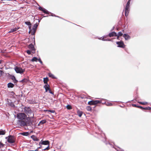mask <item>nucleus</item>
I'll use <instances>...</instances> for the list:
<instances>
[{
    "label": "nucleus",
    "instance_id": "obj_10",
    "mask_svg": "<svg viewBox=\"0 0 151 151\" xmlns=\"http://www.w3.org/2000/svg\"><path fill=\"white\" fill-rule=\"evenodd\" d=\"M28 48L33 51V52H32L33 53H35L36 49L32 43L30 44L28 46Z\"/></svg>",
    "mask_w": 151,
    "mask_h": 151
},
{
    "label": "nucleus",
    "instance_id": "obj_32",
    "mask_svg": "<svg viewBox=\"0 0 151 151\" xmlns=\"http://www.w3.org/2000/svg\"><path fill=\"white\" fill-rule=\"evenodd\" d=\"M37 58L36 57H34L31 60V61L32 62H37Z\"/></svg>",
    "mask_w": 151,
    "mask_h": 151
},
{
    "label": "nucleus",
    "instance_id": "obj_23",
    "mask_svg": "<svg viewBox=\"0 0 151 151\" xmlns=\"http://www.w3.org/2000/svg\"><path fill=\"white\" fill-rule=\"evenodd\" d=\"M83 112L82 111H80V110H78L77 111V114L79 117L81 116L83 114Z\"/></svg>",
    "mask_w": 151,
    "mask_h": 151
},
{
    "label": "nucleus",
    "instance_id": "obj_40",
    "mask_svg": "<svg viewBox=\"0 0 151 151\" xmlns=\"http://www.w3.org/2000/svg\"><path fill=\"white\" fill-rule=\"evenodd\" d=\"M106 104L107 106H112L113 105V104L110 102H107Z\"/></svg>",
    "mask_w": 151,
    "mask_h": 151
},
{
    "label": "nucleus",
    "instance_id": "obj_45",
    "mask_svg": "<svg viewBox=\"0 0 151 151\" xmlns=\"http://www.w3.org/2000/svg\"><path fill=\"white\" fill-rule=\"evenodd\" d=\"M27 53L28 55H30L31 54V51L29 50H27Z\"/></svg>",
    "mask_w": 151,
    "mask_h": 151
},
{
    "label": "nucleus",
    "instance_id": "obj_56",
    "mask_svg": "<svg viewBox=\"0 0 151 151\" xmlns=\"http://www.w3.org/2000/svg\"><path fill=\"white\" fill-rule=\"evenodd\" d=\"M117 37V39H119V36H118V35H117V36H116Z\"/></svg>",
    "mask_w": 151,
    "mask_h": 151
},
{
    "label": "nucleus",
    "instance_id": "obj_25",
    "mask_svg": "<svg viewBox=\"0 0 151 151\" xmlns=\"http://www.w3.org/2000/svg\"><path fill=\"white\" fill-rule=\"evenodd\" d=\"M88 104L91 105H95L94 100H92L88 101Z\"/></svg>",
    "mask_w": 151,
    "mask_h": 151
},
{
    "label": "nucleus",
    "instance_id": "obj_22",
    "mask_svg": "<svg viewBox=\"0 0 151 151\" xmlns=\"http://www.w3.org/2000/svg\"><path fill=\"white\" fill-rule=\"evenodd\" d=\"M103 100V99H102L101 100H94L95 105L101 103L102 100Z\"/></svg>",
    "mask_w": 151,
    "mask_h": 151
},
{
    "label": "nucleus",
    "instance_id": "obj_6",
    "mask_svg": "<svg viewBox=\"0 0 151 151\" xmlns=\"http://www.w3.org/2000/svg\"><path fill=\"white\" fill-rule=\"evenodd\" d=\"M25 121L27 126H31L33 125V120L30 119V118L27 117L25 119Z\"/></svg>",
    "mask_w": 151,
    "mask_h": 151
},
{
    "label": "nucleus",
    "instance_id": "obj_28",
    "mask_svg": "<svg viewBox=\"0 0 151 151\" xmlns=\"http://www.w3.org/2000/svg\"><path fill=\"white\" fill-rule=\"evenodd\" d=\"M21 134L23 136H27L29 135V133L28 132H25L21 133Z\"/></svg>",
    "mask_w": 151,
    "mask_h": 151
},
{
    "label": "nucleus",
    "instance_id": "obj_51",
    "mask_svg": "<svg viewBox=\"0 0 151 151\" xmlns=\"http://www.w3.org/2000/svg\"><path fill=\"white\" fill-rule=\"evenodd\" d=\"M40 146L39 147H37V149L38 150L39 149L41 148L42 147L41 145H40Z\"/></svg>",
    "mask_w": 151,
    "mask_h": 151
},
{
    "label": "nucleus",
    "instance_id": "obj_37",
    "mask_svg": "<svg viewBox=\"0 0 151 151\" xmlns=\"http://www.w3.org/2000/svg\"><path fill=\"white\" fill-rule=\"evenodd\" d=\"M45 111H48V112H50L51 113H54L55 112V111L54 110H45Z\"/></svg>",
    "mask_w": 151,
    "mask_h": 151
},
{
    "label": "nucleus",
    "instance_id": "obj_27",
    "mask_svg": "<svg viewBox=\"0 0 151 151\" xmlns=\"http://www.w3.org/2000/svg\"><path fill=\"white\" fill-rule=\"evenodd\" d=\"M48 78H44L43 82L45 84H47V83H48L47 81H48Z\"/></svg>",
    "mask_w": 151,
    "mask_h": 151
},
{
    "label": "nucleus",
    "instance_id": "obj_62",
    "mask_svg": "<svg viewBox=\"0 0 151 151\" xmlns=\"http://www.w3.org/2000/svg\"><path fill=\"white\" fill-rule=\"evenodd\" d=\"M2 61V60H0V64L1 63Z\"/></svg>",
    "mask_w": 151,
    "mask_h": 151
},
{
    "label": "nucleus",
    "instance_id": "obj_55",
    "mask_svg": "<svg viewBox=\"0 0 151 151\" xmlns=\"http://www.w3.org/2000/svg\"><path fill=\"white\" fill-rule=\"evenodd\" d=\"M33 39L34 40V44H35V36L33 37Z\"/></svg>",
    "mask_w": 151,
    "mask_h": 151
},
{
    "label": "nucleus",
    "instance_id": "obj_46",
    "mask_svg": "<svg viewBox=\"0 0 151 151\" xmlns=\"http://www.w3.org/2000/svg\"><path fill=\"white\" fill-rule=\"evenodd\" d=\"M37 60L40 62V63L42 64H43V63L41 60L40 58L37 59Z\"/></svg>",
    "mask_w": 151,
    "mask_h": 151
},
{
    "label": "nucleus",
    "instance_id": "obj_49",
    "mask_svg": "<svg viewBox=\"0 0 151 151\" xmlns=\"http://www.w3.org/2000/svg\"><path fill=\"white\" fill-rule=\"evenodd\" d=\"M103 100H102V102L101 103H102L103 104H105V103H106V102L105 101V100H104V99H103Z\"/></svg>",
    "mask_w": 151,
    "mask_h": 151
},
{
    "label": "nucleus",
    "instance_id": "obj_53",
    "mask_svg": "<svg viewBox=\"0 0 151 151\" xmlns=\"http://www.w3.org/2000/svg\"><path fill=\"white\" fill-rule=\"evenodd\" d=\"M31 25L29 26V30H31Z\"/></svg>",
    "mask_w": 151,
    "mask_h": 151
},
{
    "label": "nucleus",
    "instance_id": "obj_9",
    "mask_svg": "<svg viewBox=\"0 0 151 151\" xmlns=\"http://www.w3.org/2000/svg\"><path fill=\"white\" fill-rule=\"evenodd\" d=\"M116 44L118 45L117 47H119L124 48L125 47V45L122 41H118L116 42Z\"/></svg>",
    "mask_w": 151,
    "mask_h": 151
},
{
    "label": "nucleus",
    "instance_id": "obj_14",
    "mask_svg": "<svg viewBox=\"0 0 151 151\" xmlns=\"http://www.w3.org/2000/svg\"><path fill=\"white\" fill-rule=\"evenodd\" d=\"M129 6L126 5L125 8V16L127 17L128 16L129 11Z\"/></svg>",
    "mask_w": 151,
    "mask_h": 151
},
{
    "label": "nucleus",
    "instance_id": "obj_60",
    "mask_svg": "<svg viewBox=\"0 0 151 151\" xmlns=\"http://www.w3.org/2000/svg\"><path fill=\"white\" fill-rule=\"evenodd\" d=\"M114 27H113L112 29L111 30V31H112L113 30V29H114Z\"/></svg>",
    "mask_w": 151,
    "mask_h": 151
},
{
    "label": "nucleus",
    "instance_id": "obj_31",
    "mask_svg": "<svg viewBox=\"0 0 151 151\" xmlns=\"http://www.w3.org/2000/svg\"><path fill=\"white\" fill-rule=\"evenodd\" d=\"M5 145L2 143L1 141H0V149L4 147Z\"/></svg>",
    "mask_w": 151,
    "mask_h": 151
},
{
    "label": "nucleus",
    "instance_id": "obj_5",
    "mask_svg": "<svg viewBox=\"0 0 151 151\" xmlns=\"http://www.w3.org/2000/svg\"><path fill=\"white\" fill-rule=\"evenodd\" d=\"M14 70L17 73L22 74L25 71L24 69H22L20 67L15 66L14 68Z\"/></svg>",
    "mask_w": 151,
    "mask_h": 151
},
{
    "label": "nucleus",
    "instance_id": "obj_42",
    "mask_svg": "<svg viewBox=\"0 0 151 151\" xmlns=\"http://www.w3.org/2000/svg\"><path fill=\"white\" fill-rule=\"evenodd\" d=\"M48 145V146L47 147L43 149V150H47L50 149L49 145Z\"/></svg>",
    "mask_w": 151,
    "mask_h": 151
},
{
    "label": "nucleus",
    "instance_id": "obj_30",
    "mask_svg": "<svg viewBox=\"0 0 151 151\" xmlns=\"http://www.w3.org/2000/svg\"><path fill=\"white\" fill-rule=\"evenodd\" d=\"M49 76L50 77H51V78H53V79H55L56 78L55 77V76H54V75L52 74L51 73H50L48 74Z\"/></svg>",
    "mask_w": 151,
    "mask_h": 151
},
{
    "label": "nucleus",
    "instance_id": "obj_7",
    "mask_svg": "<svg viewBox=\"0 0 151 151\" xmlns=\"http://www.w3.org/2000/svg\"><path fill=\"white\" fill-rule=\"evenodd\" d=\"M38 24L37 23H36L34 25L33 27L32 28V29L33 30V31L31 33V34L32 35H35L36 29L37 27L38 26Z\"/></svg>",
    "mask_w": 151,
    "mask_h": 151
},
{
    "label": "nucleus",
    "instance_id": "obj_47",
    "mask_svg": "<svg viewBox=\"0 0 151 151\" xmlns=\"http://www.w3.org/2000/svg\"><path fill=\"white\" fill-rule=\"evenodd\" d=\"M107 36H104L103 38L101 37L100 38V39L104 41V38H106V37Z\"/></svg>",
    "mask_w": 151,
    "mask_h": 151
},
{
    "label": "nucleus",
    "instance_id": "obj_36",
    "mask_svg": "<svg viewBox=\"0 0 151 151\" xmlns=\"http://www.w3.org/2000/svg\"><path fill=\"white\" fill-rule=\"evenodd\" d=\"M92 108L90 106H88L86 107V109L88 111H91L92 110Z\"/></svg>",
    "mask_w": 151,
    "mask_h": 151
},
{
    "label": "nucleus",
    "instance_id": "obj_12",
    "mask_svg": "<svg viewBox=\"0 0 151 151\" xmlns=\"http://www.w3.org/2000/svg\"><path fill=\"white\" fill-rule=\"evenodd\" d=\"M38 9L42 11L44 13L47 14H49V12L46 9L43 8L41 6H39Z\"/></svg>",
    "mask_w": 151,
    "mask_h": 151
},
{
    "label": "nucleus",
    "instance_id": "obj_57",
    "mask_svg": "<svg viewBox=\"0 0 151 151\" xmlns=\"http://www.w3.org/2000/svg\"><path fill=\"white\" fill-rule=\"evenodd\" d=\"M107 39H104V41H107Z\"/></svg>",
    "mask_w": 151,
    "mask_h": 151
},
{
    "label": "nucleus",
    "instance_id": "obj_29",
    "mask_svg": "<svg viewBox=\"0 0 151 151\" xmlns=\"http://www.w3.org/2000/svg\"><path fill=\"white\" fill-rule=\"evenodd\" d=\"M132 106L135 107H138V108H140L142 109V108H143V107L141 106H139L136 105L135 104H132Z\"/></svg>",
    "mask_w": 151,
    "mask_h": 151
},
{
    "label": "nucleus",
    "instance_id": "obj_2",
    "mask_svg": "<svg viewBox=\"0 0 151 151\" xmlns=\"http://www.w3.org/2000/svg\"><path fill=\"white\" fill-rule=\"evenodd\" d=\"M5 138L7 139L8 142L11 144H13L12 145L14 146V144L16 141V138L13 135H9L8 137H6Z\"/></svg>",
    "mask_w": 151,
    "mask_h": 151
},
{
    "label": "nucleus",
    "instance_id": "obj_48",
    "mask_svg": "<svg viewBox=\"0 0 151 151\" xmlns=\"http://www.w3.org/2000/svg\"><path fill=\"white\" fill-rule=\"evenodd\" d=\"M49 92L50 93L52 94V95H54V93L52 92L51 90H50V88L49 89V90H48Z\"/></svg>",
    "mask_w": 151,
    "mask_h": 151
},
{
    "label": "nucleus",
    "instance_id": "obj_54",
    "mask_svg": "<svg viewBox=\"0 0 151 151\" xmlns=\"http://www.w3.org/2000/svg\"><path fill=\"white\" fill-rule=\"evenodd\" d=\"M36 103L34 101H32L31 103H30V104H35Z\"/></svg>",
    "mask_w": 151,
    "mask_h": 151
},
{
    "label": "nucleus",
    "instance_id": "obj_11",
    "mask_svg": "<svg viewBox=\"0 0 151 151\" xmlns=\"http://www.w3.org/2000/svg\"><path fill=\"white\" fill-rule=\"evenodd\" d=\"M50 142L48 140L43 141L42 140H41L40 142L39 145H49Z\"/></svg>",
    "mask_w": 151,
    "mask_h": 151
},
{
    "label": "nucleus",
    "instance_id": "obj_44",
    "mask_svg": "<svg viewBox=\"0 0 151 151\" xmlns=\"http://www.w3.org/2000/svg\"><path fill=\"white\" fill-rule=\"evenodd\" d=\"M130 1L131 0H129L127 3V4H126V5L127 6H130Z\"/></svg>",
    "mask_w": 151,
    "mask_h": 151
},
{
    "label": "nucleus",
    "instance_id": "obj_33",
    "mask_svg": "<svg viewBox=\"0 0 151 151\" xmlns=\"http://www.w3.org/2000/svg\"><path fill=\"white\" fill-rule=\"evenodd\" d=\"M46 122V120L45 119L42 120V121H41L40 122L39 124H44Z\"/></svg>",
    "mask_w": 151,
    "mask_h": 151
},
{
    "label": "nucleus",
    "instance_id": "obj_19",
    "mask_svg": "<svg viewBox=\"0 0 151 151\" xmlns=\"http://www.w3.org/2000/svg\"><path fill=\"white\" fill-rule=\"evenodd\" d=\"M19 28H17V27H15L13 29H11L10 31L8 32L9 33H10L14 32H15L17 31Z\"/></svg>",
    "mask_w": 151,
    "mask_h": 151
},
{
    "label": "nucleus",
    "instance_id": "obj_3",
    "mask_svg": "<svg viewBox=\"0 0 151 151\" xmlns=\"http://www.w3.org/2000/svg\"><path fill=\"white\" fill-rule=\"evenodd\" d=\"M24 111L29 116L30 115L32 114V116L31 117L33 118L34 116V114L33 113L32 111L31 110L30 108L29 107L25 106L24 107Z\"/></svg>",
    "mask_w": 151,
    "mask_h": 151
},
{
    "label": "nucleus",
    "instance_id": "obj_15",
    "mask_svg": "<svg viewBox=\"0 0 151 151\" xmlns=\"http://www.w3.org/2000/svg\"><path fill=\"white\" fill-rule=\"evenodd\" d=\"M43 87L45 89V92H47L50 88V85L48 83H47V84L44 85Z\"/></svg>",
    "mask_w": 151,
    "mask_h": 151
},
{
    "label": "nucleus",
    "instance_id": "obj_64",
    "mask_svg": "<svg viewBox=\"0 0 151 151\" xmlns=\"http://www.w3.org/2000/svg\"><path fill=\"white\" fill-rule=\"evenodd\" d=\"M40 22V20H38V22L39 23Z\"/></svg>",
    "mask_w": 151,
    "mask_h": 151
},
{
    "label": "nucleus",
    "instance_id": "obj_35",
    "mask_svg": "<svg viewBox=\"0 0 151 151\" xmlns=\"http://www.w3.org/2000/svg\"><path fill=\"white\" fill-rule=\"evenodd\" d=\"M138 102L139 104L144 105H146L147 104V102H142L141 101H138Z\"/></svg>",
    "mask_w": 151,
    "mask_h": 151
},
{
    "label": "nucleus",
    "instance_id": "obj_21",
    "mask_svg": "<svg viewBox=\"0 0 151 151\" xmlns=\"http://www.w3.org/2000/svg\"><path fill=\"white\" fill-rule=\"evenodd\" d=\"M8 100V104L10 106L12 107H15L14 105V103L12 102H9V100L8 99H7Z\"/></svg>",
    "mask_w": 151,
    "mask_h": 151
},
{
    "label": "nucleus",
    "instance_id": "obj_34",
    "mask_svg": "<svg viewBox=\"0 0 151 151\" xmlns=\"http://www.w3.org/2000/svg\"><path fill=\"white\" fill-rule=\"evenodd\" d=\"M143 108H142V109L143 110H151V107H143Z\"/></svg>",
    "mask_w": 151,
    "mask_h": 151
},
{
    "label": "nucleus",
    "instance_id": "obj_24",
    "mask_svg": "<svg viewBox=\"0 0 151 151\" xmlns=\"http://www.w3.org/2000/svg\"><path fill=\"white\" fill-rule=\"evenodd\" d=\"M6 133L5 130L1 129L0 130V135H4Z\"/></svg>",
    "mask_w": 151,
    "mask_h": 151
},
{
    "label": "nucleus",
    "instance_id": "obj_16",
    "mask_svg": "<svg viewBox=\"0 0 151 151\" xmlns=\"http://www.w3.org/2000/svg\"><path fill=\"white\" fill-rule=\"evenodd\" d=\"M110 37L114 36H117V33L115 32H112L109 33L108 35Z\"/></svg>",
    "mask_w": 151,
    "mask_h": 151
},
{
    "label": "nucleus",
    "instance_id": "obj_8",
    "mask_svg": "<svg viewBox=\"0 0 151 151\" xmlns=\"http://www.w3.org/2000/svg\"><path fill=\"white\" fill-rule=\"evenodd\" d=\"M18 122L20 125L22 127L27 126L26 121H25L24 120H19Z\"/></svg>",
    "mask_w": 151,
    "mask_h": 151
},
{
    "label": "nucleus",
    "instance_id": "obj_41",
    "mask_svg": "<svg viewBox=\"0 0 151 151\" xmlns=\"http://www.w3.org/2000/svg\"><path fill=\"white\" fill-rule=\"evenodd\" d=\"M49 14H51V16H54V17H60L58 16H56L55 15V14L51 13V12H49Z\"/></svg>",
    "mask_w": 151,
    "mask_h": 151
},
{
    "label": "nucleus",
    "instance_id": "obj_17",
    "mask_svg": "<svg viewBox=\"0 0 151 151\" xmlns=\"http://www.w3.org/2000/svg\"><path fill=\"white\" fill-rule=\"evenodd\" d=\"M123 36L125 40H129L131 38L130 36L126 34H124Z\"/></svg>",
    "mask_w": 151,
    "mask_h": 151
},
{
    "label": "nucleus",
    "instance_id": "obj_18",
    "mask_svg": "<svg viewBox=\"0 0 151 151\" xmlns=\"http://www.w3.org/2000/svg\"><path fill=\"white\" fill-rule=\"evenodd\" d=\"M31 138H32L34 141H38L39 139L37 138L34 135H32L31 137Z\"/></svg>",
    "mask_w": 151,
    "mask_h": 151
},
{
    "label": "nucleus",
    "instance_id": "obj_26",
    "mask_svg": "<svg viewBox=\"0 0 151 151\" xmlns=\"http://www.w3.org/2000/svg\"><path fill=\"white\" fill-rule=\"evenodd\" d=\"M28 80L26 78H24L21 81H19L20 82H22V83H27L28 81Z\"/></svg>",
    "mask_w": 151,
    "mask_h": 151
},
{
    "label": "nucleus",
    "instance_id": "obj_50",
    "mask_svg": "<svg viewBox=\"0 0 151 151\" xmlns=\"http://www.w3.org/2000/svg\"><path fill=\"white\" fill-rule=\"evenodd\" d=\"M3 73V71L0 70V76H1Z\"/></svg>",
    "mask_w": 151,
    "mask_h": 151
},
{
    "label": "nucleus",
    "instance_id": "obj_43",
    "mask_svg": "<svg viewBox=\"0 0 151 151\" xmlns=\"http://www.w3.org/2000/svg\"><path fill=\"white\" fill-rule=\"evenodd\" d=\"M117 35L118 36H120L122 35L123 34L121 32H118V34Z\"/></svg>",
    "mask_w": 151,
    "mask_h": 151
},
{
    "label": "nucleus",
    "instance_id": "obj_13",
    "mask_svg": "<svg viewBox=\"0 0 151 151\" xmlns=\"http://www.w3.org/2000/svg\"><path fill=\"white\" fill-rule=\"evenodd\" d=\"M9 76L10 79H11L13 80V82L14 83L16 84L17 83V82H18V81L16 79L15 77L14 76L12 75H9Z\"/></svg>",
    "mask_w": 151,
    "mask_h": 151
},
{
    "label": "nucleus",
    "instance_id": "obj_39",
    "mask_svg": "<svg viewBox=\"0 0 151 151\" xmlns=\"http://www.w3.org/2000/svg\"><path fill=\"white\" fill-rule=\"evenodd\" d=\"M25 23L28 26L31 25V22H25Z\"/></svg>",
    "mask_w": 151,
    "mask_h": 151
},
{
    "label": "nucleus",
    "instance_id": "obj_1",
    "mask_svg": "<svg viewBox=\"0 0 151 151\" xmlns=\"http://www.w3.org/2000/svg\"><path fill=\"white\" fill-rule=\"evenodd\" d=\"M99 136L98 137L99 138L101 139L102 141H103L105 144L107 145H108L110 146L111 147H113V146L112 144H111L110 143L106 142V139L105 135L104 133L100 132V133H99Z\"/></svg>",
    "mask_w": 151,
    "mask_h": 151
},
{
    "label": "nucleus",
    "instance_id": "obj_20",
    "mask_svg": "<svg viewBox=\"0 0 151 151\" xmlns=\"http://www.w3.org/2000/svg\"><path fill=\"white\" fill-rule=\"evenodd\" d=\"M14 86V84L12 83H9L7 84V87L8 88H12Z\"/></svg>",
    "mask_w": 151,
    "mask_h": 151
},
{
    "label": "nucleus",
    "instance_id": "obj_4",
    "mask_svg": "<svg viewBox=\"0 0 151 151\" xmlns=\"http://www.w3.org/2000/svg\"><path fill=\"white\" fill-rule=\"evenodd\" d=\"M27 117V115L24 113H19L17 114V118L19 120H24Z\"/></svg>",
    "mask_w": 151,
    "mask_h": 151
},
{
    "label": "nucleus",
    "instance_id": "obj_52",
    "mask_svg": "<svg viewBox=\"0 0 151 151\" xmlns=\"http://www.w3.org/2000/svg\"><path fill=\"white\" fill-rule=\"evenodd\" d=\"M28 151H39V150H38L37 149H36L35 150H28Z\"/></svg>",
    "mask_w": 151,
    "mask_h": 151
},
{
    "label": "nucleus",
    "instance_id": "obj_38",
    "mask_svg": "<svg viewBox=\"0 0 151 151\" xmlns=\"http://www.w3.org/2000/svg\"><path fill=\"white\" fill-rule=\"evenodd\" d=\"M66 108L68 109H72V107L70 105H68L66 106Z\"/></svg>",
    "mask_w": 151,
    "mask_h": 151
},
{
    "label": "nucleus",
    "instance_id": "obj_61",
    "mask_svg": "<svg viewBox=\"0 0 151 151\" xmlns=\"http://www.w3.org/2000/svg\"><path fill=\"white\" fill-rule=\"evenodd\" d=\"M11 92L12 94H14V92L13 91H12Z\"/></svg>",
    "mask_w": 151,
    "mask_h": 151
},
{
    "label": "nucleus",
    "instance_id": "obj_63",
    "mask_svg": "<svg viewBox=\"0 0 151 151\" xmlns=\"http://www.w3.org/2000/svg\"><path fill=\"white\" fill-rule=\"evenodd\" d=\"M59 18H60V19H63V18H62V17H59Z\"/></svg>",
    "mask_w": 151,
    "mask_h": 151
},
{
    "label": "nucleus",
    "instance_id": "obj_59",
    "mask_svg": "<svg viewBox=\"0 0 151 151\" xmlns=\"http://www.w3.org/2000/svg\"><path fill=\"white\" fill-rule=\"evenodd\" d=\"M31 30H29V34H30V33H31Z\"/></svg>",
    "mask_w": 151,
    "mask_h": 151
},
{
    "label": "nucleus",
    "instance_id": "obj_58",
    "mask_svg": "<svg viewBox=\"0 0 151 151\" xmlns=\"http://www.w3.org/2000/svg\"><path fill=\"white\" fill-rule=\"evenodd\" d=\"M107 41H112L110 39H107Z\"/></svg>",
    "mask_w": 151,
    "mask_h": 151
}]
</instances>
